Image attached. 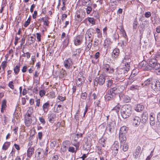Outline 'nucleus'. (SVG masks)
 I'll return each instance as SVG.
<instances>
[{"label":"nucleus","mask_w":160,"mask_h":160,"mask_svg":"<svg viewBox=\"0 0 160 160\" xmlns=\"http://www.w3.org/2000/svg\"><path fill=\"white\" fill-rule=\"evenodd\" d=\"M41 35L40 33H37V39L38 40V41H41Z\"/></svg>","instance_id":"338daca9"},{"label":"nucleus","mask_w":160,"mask_h":160,"mask_svg":"<svg viewBox=\"0 0 160 160\" xmlns=\"http://www.w3.org/2000/svg\"><path fill=\"white\" fill-rule=\"evenodd\" d=\"M73 62L72 60L70 58L65 60L64 62V65L66 69H70L72 68Z\"/></svg>","instance_id":"9b49d317"},{"label":"nucleus","mask_w":160,"mask_h":160,"mask_svg":"<svg viewBox=\"0 0 160 160\" xmlns=\"http://www.w3.org/2000/svg\"><path fill=\"white\" fill-rule=\"evenodd\" d=\"M120 92L118 87L112 88L107 91L104 96L105 98L107 101L113 100L115 98L116 95Z\"/></svg>","instance_id":"f257e3e1"},{"label":"nucleus","mask_w":160,"mask_h":160,"mask_svg":"<svg viewBox=\"0 0 160 160\" xmlns=\"http://www.w3.org/2000/svg\"><path fill=\"white\" fill-rule=\"evenodd\" d=\"M88 21L91 23L92 24H94L95 23V21L94 19L92 18H89L88 19Z\"/></svg>","instance_id":"8fccbe9b"},{"label":"nucleus","mask_w":160,"mask_h":160,"mask_svg":"<svg viewBox=\"0 0 160 160\" xmlns=\"http://www.w3.org/2000/svg\"><path fill=\"white\" fill-rule=\"evenodd\" d=\"M113 146V147H117L118 148H119V143L117 141L114 142Z\"/></svg>","instance_id":"0e129e2a"},{"label":"nucleus","mask_w":160,"mask_h":160,"mask_svg":"<svg viewBox=\"0 0 160 160\" xmlns=\"http://www.w3.org/2000/svg\"><path fill=\"white\" fill-rule=\"evenodd\" d=\"M82 79L80 78H78L76 81V84L78 86H81L82 84Z\"/></svg>","instance_id":"ea45409f"},{"label":"nucleus","mask_w":160,"mask_h":160,"mask_svg":"<svg viewBox=\"0 0 160 160\" xmlns=\"http://www.w3.org/2000/svg\"><path fill=\"white\" fill-rule=\"evenodd\" d=\"M49 121L52 123L54 122V119L56 118V115L53 113L51 112L48 115Z\"/></svg>","instance_id":"aec40b11"},{"label":"nucleus","mask_w":160,"mask_h":160,"mask_svg":"<svg viewBox=\"0 0 160 160\" xmlns=\"http://www.w3.org/2000/svg\"><path fill=\"white\" fill-rule=\"evenodd\" d=\"M95 33L93 29L91 28L89 29L87 31L86 34L85 35L86 40H87L88 38H93L92 37L94 36V34Z\"/></svg>","instance_id":"4468645a"},{"label":"nucleus","mask_w":160,"mask_h":160,"mask_svg":"<svg viewBox=\"0 0 160 160\" xmlns=\"http://www.w3.org/2000/svg\"><path fill=\"white\" fill-rule=\"evenodd\" d=\"M141 150V147L139 146H138L136 150L135 155V158H137L138 157V155L140 153Z\"/></svg>","instance_id":"c85d7f7f"},{"label":"nucleus","mask_w":160,"mask_h":160,"mask_svg":"<svg viewBox=\"0 0 160 160\" xmlns=\"http://www.w3.org/2000/svg\"><path fill=\"white\" fill-rule=\"evenodd\" d=\"M111 43L112 42H111L110 39L109 38H106L104 41V44L106 46L107 44L110 45L111 44Z\"/></svg>","instance_id":"37998d69"},{"label":"nucleus","mask_w":160,"mask_h":160,"mask_svg":"<svg viewBox=\"0 0 160 160\" xmlns=\"http://www.w3.org/2000/svg\"><path fill=\"white\" fill-rule=\"evenodd\" d=\"M144 109V106L142 105L138 104L134 108V110L137 112H140Z\"/></svg>","instance_id":"393cba45"},{"label":"nucleus","mask_w":160,"mask_h":160,"mask_svg":"<svg viewBox=\"0 0 160 160\" xmlns=\"http://www.w3.org/2000/svg\"><path fill=\"white\" fill-rule=\"evenodd\" d=\"M116 124L115 120L113 119L108 122L106 130L109 131L110 133H112L114 131Z\"/></svg>","instance_id":"7ed1b4c3"},{"label":"nucleus","mask_w":160,"mask_h":160,"mask_svg":"<svg viewBox=\"0 0 160 160\" xmlns=\"http://www.w3.org/2000/svg\"><path fill=\"white\" fill-rule=\"evenodd\" d=\"M105 76L103 74H101L98 78L95 79L96 82H94V84H99L100 85H102L105 83Z\"/></svg>","instance_id":"6e6552de"},{"label":"nucleus","mask_w":160,"mask_h":160,"mask_svg":"<svg viewBox=\"0 0 160 160\" xmlns=\"http://www.w3.org/2000/svg\"><path fill=\"white\" fill-rule=\"evenodd\" d=\"M118 35L117 33L114 34L112 36L113 40L115 41H116L119 38Z\"/></svg>","instance_id":"49530a36"},{"label":"nucleus","mask_w":160,"mask_h":160,"mask_svg":"<svg viewBox=\"0 0 160 160\" xmlns=\"http://www.w3.org/2000/svg\"><path fill=\"white\" fill-rule=\"evenodd\" d=\"M36 5L33 4L31 6L30 11L31 12H32L33 11L34 8H35Z\"/></svg>","instance_id":"69168bd1"},{"label":"nucleus","mask_w":160,"mask_h":160,"mask_svg":"<svg viewBox=\"0 0 160 160\" xmlns=\"http://www.w3.org/2000/svg\"><path fill=\"white\" fill-rule=\"evenodd\" d=\"M119 138L120 143V147H121L123 144L126 142L127 139L126 134L119 133Z\"/></svg>","instance_id":"dca6fc26"},{"label":"nucleus","mask_w":160,"mask_h":160,"mask_svg":"<svg viewBox=\"0 0 160 160\" xmlns=\"http://www.w3.org/2000/svg\"><path fill=\"white\" fill-rule=\"evenodd\" d=\"M148 64L152 68L155 70L160 68V64L157 62L156 59L154 58L149 59Z\"/></svg>","instance_id":"20e7f679"},{"label":"nucleus","mask_w":160,"mask_h":160,"mask_svg":"<svg viewBox=\"0 0 160 160\" xmlns=\"http://www.w3.org/2000/svg\"><path fill=\"white\" fill-rule=\"evenodd\" d=\"M83 38V36L82 35H78L75 37L74 41L75 45L78 46L82 43Z\"/></svg>","instance_id":"9d476101"},{"label":"nucleus","mask_w":160,"mask_h":160,"mask_svg":"<svg viewBox=\"0 0 160 160\" xmlns=\"http://www.w3.org/2000/svg\"><path fill=\"white\" fill-rule=\"evenodd\" d=\"M70 142L69 141L66 140L64 141L62 143V145L64 146H66L68 148V146H70Z\"/></svg>","instance_id":"58836bf2"},{"label":"nucleus","mask_w":160,"mask_h":160,"mask_svg":"<svg viewBox=\"0 0 160 160\" xmlns=\"http://www.w3.org/2000/svg\"><path fill=\"white\" fill-rule=\"evenodd\" d=\"M87 94L86 92L82 93L81 95V98L83 99H85L87 97Z\"/></svg>","instance_id":"bf43d9fd"},{"label":"nucleus","mask_w":160,"mask_h":160,"mask_svg":"<svg viewBox=\"0 0 160 160\" xmlns=\"http://www.w3.org/2000/svg\"><path fill=\"white\" fill-rule=\"evenodd\" d=\"M152 89L156 93H159L160 92V82L158 80H152L151 83Z\"/></svg>","instance_id":"39448f33"},{"label":"nucleus","mask_w":160,"mask_h":160,"mask_svg":"<svg viewBox=\"0 0 160 160\" xmlns=\"http://www.w3.org/2000/svg\"><path fill=\"white\" fill-rule=\"evenodd\" d=\"M148 115L147 113L143 112L142 115V122L143 124L146 123L148 119Z\"/></svg>","instance_id":"412c9836"},{"label":"nucleus","mask_w":160,"mask_h":160,"mask_svg":"<svg viewBox=\"0 0 160 160\" xmlns=\"http://www.w3.org/2000/svg\"><path fill=\"white\" fill-rule=\"evenodd\" d=\"M155 114L153 113L152 112L150 113L149 119V123L151 126H154L155 124Z\"/></svg>","instance_id":"f3484780"},{"label":"nucleus","mask_w":160,"mask_h":160,"mask_svg":"<svg viewBox=\"0 0 160 160\" xmlns=\"http://www.w3.org/2000/svg\"><path fill=\"white\" fill-rule=\"evenodd\" d=\"M102 42V38L100 39V40L97 39L96 38L95 39L94 42V45L96 46H98L99 45V43H101Z\"/></svg>","instance_id":"4c0bfd02"},{"label":"nucleus","mask_w":160,"mask_h":160,"mask_svg":"<svg viewBox=\"0 0 160 160\" xmlns=\"http://www.w3.org/2000/svg\"><path fill=\"white\" fill-rule=\"evenodd\" d=\"M102 69L104 72L107 74H112L114 72V69L107 63H104L102 65Z\"/></svg>","instance_id":"423d86ee"},{"label":"nucleus","mask_w":160,"mask_h":160,"mask_svg":"<svg viewBox=\"0 0 160 160\" xmlns=\"http://www.w3.org/2000/svg\"><path fill=\"white\" fill-rule=\"evenodd\" d=\"M36 152L38 153V157H40V155H41L42 156L43 153H44V151L42 149L40 148H38L36 151Z\"/></svg>","instance_id":"72a5a7b5"},{"label":"nucleus","mask_w":160,"mask_h":160,"mask_svg":"<svg viewBox=\"0 0 160 160\" xmlns=\"http://www.w3.org/2000/svg\"><path fill=\"white\" fill-rule=\"evenodd\" d=\"M139 88V86L138 85H132L130 87V89L131 90H135L136 89H138Z\"/></svg>","instance_id":"c03bdc74"},{"label":"nucleus","mask_w":160,"mask_h":160,"mask_svg":"<svg viewBox=\"0 0 160 160\" xmlns=\"http://www.w3.org/2000/svg\"><path fill=\"white\" fill-rule=\"evenodd\" d=\"M131 60L128 57H125L122 61V63L125 65L126 68H130V67Z\"/></svg>","instance_id":"ddd939ff"},{"label":"nucleus","mask_w":160,"mask_h":160,"mask_svg":"<svg viewBox=\"0 0 160 160\" xmlns=\"http://www.w3.org/2000/svg\"><path fill=\"white\" fill-rule=\"evenodd\" d=\"M125 77L122 74H119L117 72L116 74V80L119 81H122L124 80V78Z\"/></svg>","instance_id":"b1692460"},{"label":"nucleus","mask_w":160,"mask_h":160,"mask_svg":"<svg viewBox=\"0 0 160 160\" xmlns=\"http://www.w3.org/2000/svg\"><path fill=\"white\" fill-rule=\"evenodd\" d=\"M72 145L75 147L76 150H79V142L74 141Z\"/></svg>","instance_id":"c9c22d12"},{"label":"nucleus","mask_w":160,"mask_h":160,"mask_svg":"<svg viewBox=\"0 0 160 160\" xmlns=\"http://www.w3.org/2000/svg\"><path fill=\"white\" fill-rule=\"evenodd\" d=\"M128 130V127L126 126H123L120 128L119 133L126 134Z\"/></svg>","instance_id":"5701e85b"},{"label":"nucleus","mask_w":160,"mask_h":160,"mask_svg":"<svg viewBox=\"0 0 160 160\" xmlns=\"http://www.w3.org/2000/svg\"><path fill=\"white\" fill-rule=\"evenodd\" d=\"M123 146L122 150L124 152L127 151L128 148V145L127 144H125V143L124 144H123L122 145Z\"/></svg>","instance_id":"a19ab883"},{"label":"nucleus","mask_w":160,"mask_h":160,"mask_svg":"<svg viewBox=\"0 0 160 160\" xmlns=\"http://www.w3.org/2000/svg\"><path fill=\"white\" fill-rule=\"evenodd\" d=\"M41 19L42 20V21L44 22L43 24L44 25H45L47 26H48V25L49 21H48V20L47 19H45V20H44V18H42Z\"/></svg>","instance_id":"3c124183"},{"label":"nucleus","mask_w":160,"mask_h":160,"mask_svg":"<svg viewBox=\"0 0 160 160\" xmlns=\"http://www.w3.org/2000/svg\"><path fill=\"white\" fill-rule=\"evenodd\" d=\"M138 20L137 18H136L133 22V28L134 29H136L137 27L138 24Z\"/></svg>","instance_id":"a18cd8bd"},{"label":"nucleus","mask_w":160,"mask_h":160,"mask_svg":"<svg viewBox=\"0 0 160 160\" xmlns=\"http://www.w3.org/2000/svg\"><path fill=\"white\" fill-rule=\"evenodd\" d=\"M39 119L40 121L42 123L43 125L45 124L46 123L45 121L42 117H39Z\"/></svg>","instance_id":"13d9d810"},{"label":"nucleus","mask_w":160,"mask_h":160,"mask_svg":"<svg viewBox=\"0 0 160 160\" xmlns=\"http://www.w3.org/2000/svg\"><path fill=\"white\" fill-rule=\"evenodd\" d=\"M100 56V53L99 52H97L96 54H95L94 58L96 59H97Z\"/></svg>","instance_id":"774afa93"},{"label":"nucleus","mask_w":160,"mask_h":160,"mask_svg":"<svg viewBox=\"0 0 160 160\" xmlns=\"http://www.w3.org/2000/svg\"><path fill=\"white\" fill-rule=\"evenodd\" d=\"M24 119L26 125L27 126H30L32 122L31 114L27 112L25 115Z\"/></svg>","instance_id":"f8f14e48"},{"label":"nucleus","mask_w":160,"mask_h":160,"mask_svg":"<svg viewBox=\"0 0 160 160\" xmlns=\"http://www.w3.org/2000/svg\"><path fill=\"white\" fill-rule=\"evenodd\" d=\"M78 150H76V148L72 146H69L68 148V151L69 152L72 153H76L77 151Z\"/></svg>","instance_id":"cd10ccee"},{"label":"nucleus","mask_w":160,"mask_h":160,"mask_svg":"<svg viewBox=\"0 0 160 160\" xmlns=\"http://www.w3.org/2000/svg\"><path fill=\"white\" fill-rule=\"evenodd\" d=\"M7 61H3L1 63V67L3 70H4L5 69V68L7 66Z\"/></svg>","instance_id":"09e8293b"},{"label":"nucleus","mask_w":160,"mask_h":160,"mask_svg":"<svg viewBox=\"0 0 160 160\" xmlns=\"http://www.w3.org/2000/svg\"><path fill=\"white\" fill-rule=\"evenodd\" d=\"M152 79L151 78H150L144 82V83L145 85H148L150 84H151L152 83Z\"/></svg>","instance_id":"473e14b6"},{"label":"nucleus","mask_w":160,"mask_h":160,"mask_svg":"<svg viewBox=\"0 0 160 160\" xmlns=\"http://www.w3.org/2000/svg\"><path fill=\"white\" fill-rule=\"evenodd\" d=\"M10 145L9 142H6L3 145L2 147V149L4 150H6L8 149Z\"/></svg>","instance_id":"c756f323"},{"label":"nucleus","mask_w":160,"mask_h":160,"mask_svg":"<svg viewBox=\"0 0 160 160\" xmlns=\"http://www.w3.org/2000/svg\"><path fill=\"white\" fill-rule=\"evenodd\" d=\"M20 66L16 65L14 68V72L16 74H17L20 71Z\"/></svg>","instance_id":"f704fd0d"},{"label":"nucleus","mask_w":160,"mask_h":160,"mask_svg":"<svg viewBox=\"0 0 160 160\" xmlns=\"http://www.w3.org/2000/svg\"><path fill=\"white\" fill-rule=\"evenodd\" d=\"M154 37L156 42H157L159 41V37L158 34L155 33L154 34Z\"/></svg>","instance_id":"864d4df0"},{"label":"nucleus","mask_w":160,"mask_h":160,"mask_svg":"<svg viewBox=\"0 0 160 160\" xmlns=\"http://www.w3.org/2000/svg\"><path fill=\"white\" fill-rule=\"evenodd\" d=\"M60 76L62 78H63L66 75V72L65 70L62 69L60 72Z\"/></svg>","instance_id":"79ce46f5"},{"label":"nucleus","mask_w":160,"mask_h":160,"mask_svg":"<svg viewBox=\"0 0 160 160\" xmlns=\"http://www.w3.org/2000/svg\"><path fill=\"white\" fill-rule=\"evenodd\" d=\"M131 106L130 104L123 105L121 108V113L123 118H128L132 113Z\"/></svg>","instance_id":"f03ea898"},{"label":"nucleus","mask_w":160,"mask_h":160,"mask_svg":"<svg viewBox=\"0 0 160 160\" xmlns=\"http://www.w3.org/2000/svg\"><path fill=\"white\" fill-rule=\"evenodd\" d=\"M39 93L40 96L42 97L45 95L46 92L44 90H42L39 91Z\"/></svg>","instance_id":"4d7b16f0"},{"label":"nucleus","mask_w":160,"mask_h":160,"mask_svg":"<svg viewBox=\"0 0 160 160\" xmlns=\"http://www.w3.org/2000/svg\"><path fill=\"white\" fill-rule=\"evenodd\" d=\"M42 132H38V139L40 140H41L42 139Z\"/></svg>","instance_id":"e2e57ef3"},{"label":"nucleus","mask_w":160,"mask_h":160,"mask_svg":"<svg viewBox=\"0 0 160 160\" xmlns=\"http://www.w3.org/2000/svg\"><path fill=\"white\" fill-rule=\"evenodd\" d=\"M106 82H107V86L108 87L110 88L113 85V81L112 80H109Z\"/></svg>","instance_id":"e433bc0d"},{"label":"nucleus","mask_w":160,"mask_h":160,"mask_svg":"<svg viewBox=\"0 0 160 160\" xmlns=\"http://www.w3.org/2000/svg\"><path fill=\"white\" fill-rule=\"evenodd\" d=\"M112 53L115 55L114 57L115 58H117L119 54V50L118 48H116L113 50Z\"/></svg>","instance_id":"a878e982"},{"label":"nucleus","mask_w":160,"mask_h":160,"mask_svg":"<svg viewBox=\"0 0 160 160\" xmlns=\"http://www.w3.org/2000/svg\"><path fill=\"white\" fill-rule=\"evenodd\" d=\"M50 107V102L49 101H48L44 103L42 107L43 110L45 113H47Z\"/></svg>","instance_id":"6ab92c4d"},{"label":"nucleus","mask_w":160,"mask_h":160,"mask_svg":"<svg viewBox=\"0 0 160 160\" xmlns=\"http://www.w3.org/2000/svg\"><path fill=\"white\" fill-rule=\"evenodd\" d=\"M129 69L130 68H119L117 69V72L119 74H122L125 77L127 75V74Z\"/></svg>","instance_id":"1a4fd4ad"},{"label":"nucleus","mask_w":160,"mask_h":160,"mask_svg":"<svg viewBox=\"0 0 160 160\" xmlns=\"http://www.w3.org/2000/svg\"><path fill=\"white\" fill-rule=\"evenodd\" d=\"M23 52L24 53L23 54H22V57H26L28 58H29L30 57V53L29 52H27L26 53H24V52L23 51Z\"/></svg>","instance_id":"5fc2aeb1"},{"label":"nucleus","mask_w":160,"mask_h":160,"mask_svg":"<svg viewBox=\"0 0 160 160\" xmlns=\"http://www.w3.org/2000/svg\"><path fill=\"white\" fill-rule=\"evenodd\" d=\"M69 36L68 35L67 36L66 38L63 41V46L66 47L68 45L69 40Z\"/></svg>","instance_id":"bb28decb"},{"label":"nucleus","mask_w":160,"mask_h":160,"mask_svg":"<svg viewBox=\"0 0 160 160\" xmlns=\"http://www.w3.org/2000/svg\"><path fill=\"white\" fill-rule=\"evenodd\" d=\"M152 13L150 12H146L144 14L145 17L146 18H149L151 16Z\"/></svg>","instance_id":"603ef678"},{"label":"nucleus","mask_w":160,"mask_h":160,"mask_svg":"<svg viewBox=\"0 0 160 160\" xmlns=\"http://www.w3.org/2000/svg\"><path fill=\"white\" fill-rule=\"evenodd\" d=\"M119 97L120 100L123 101L125 103L129 102L131 101V98L130 97L122 94H120L119 95Z\"/></svg>","instance_id":"2eb2a0df"},{"label":"nucleus","mask_w":160,"mask_h":160,"mask_svg":"<svg viewBox=\"0 0 160 160\" xmlns=\"http://www.w3.org/2000/svg\"><path fill=\"white\" fill-rule=\"evenodd\" d=\"M96 31L97 33V37L100 39L102 38V32L100 31V30L98 28H96Z\"/></svg>","instance_id":"2f4dec72"},{"label":"nucleus","mask_w":160,"mask_h":160,"mask_svg":"<svg viewBox=\"0 0 160 160\" xmlns=\"http://www.w3.org/2000/svg\"><path fill=\"white\" fill-rule=\"evenodd\" d=\"M13 83L12 81H10L8 83V86L12 89H14Z\"/></svg>","instance_id":"680f3d73"},{"label":"nucleus","mask_w":160,"mask_h":160,"mask_svg":"<svg viewBox=\"0 0 160 160\" xmlns=\"http://www.w3.org/2000/svg\"><path fill=\"white\" fill-rule=\"evenodd\" d=\"M92 11V8L91 7L88 6L86 8V12L88 14H89Z\"/></svg>","instance_id":"052dcab7"},{"label":"nucleus","mask_w":160,"mask_h":160,"mask_svg":"<svg viewBox=\"0 0 160 160\" xmlns=\"http://www.w3.org/2000/svg\"><path fill=\"white\" fill-rule=\"evenodd\" d=\"M81 49L80 48L77 49L72 52V55L73 56L78 55L81 53Z\"/></svg>","instance_id":"7c9ffc66"},{"label":"nucleus","mask_w":160,"mask_h":160,"mask_svg":"<svg viewBox=\"0 0 160 160\" xmlns=\"http://www.w3.org/2000/svg\"><path fill=\"white\" fill-rule=\"evenodd\" d=\"M120 107L121 106L118 103L116 106L114 107L111 110V113L115 112L116 115H118Z\"/></svg>","instance_id":"a211bd4d"},{"label":"nucleus","mask_w":160,"mask_h":160,"mask_svg":"<svg viewBox=\"0 0 160 160\" xmlns=\"http://www.w3.org/2000/svg\"><path fill=\"white\" fill-rule=\"evenodd\" d=\"M67 148H68L66 147V146H64L62 145L61 148V150L62 152H65L67 151Z\"/></svg>","instance_id":"6e6d98bb"},{"label":"nucleus","mask_w":160,"mask_h":160,"mask_svg":"<svg viewBox=\"0 0 160 160\" xmlns=\"http://www.w3.org/2000/svg\"><path fill=\"white\" fill-rule=\"evenodd\" d=\"M34 149L33 147L29 148L27 151V157L30 158L34 152Z\"/></svg>","instance_id":"4be33fe9"},{"label":"nucleus","mask_w":160,"mask_h":160,"mask_svg":"<svg viewBox=\"0 0 160 160\" xmlns=\"http://www.w3.org/2000/svg\"><path fill=\"white\" fill-rule=\"evenodd\" d=\"M6 106V101L5 99L3 100L2 104V109H5Z\"/></svg>","instance_id":"de8ad7c7"},{"label":"nucleus","mask_w":160,"mask_h":160,"mask_svg":"<svg viewBox=\"0 0 160 160\" xmlns=\"http://www.w3.org/2000/svg\"><path fill=\"white\" fill-rule=\"evenodd\" d=\"M131 120L132 121V124L135 127L138 126L141 122L140 118L138 116H136L133 114L132 115L131 117Z\"/></svg>","instance_id":"0eeeda50"}]
</instances>
